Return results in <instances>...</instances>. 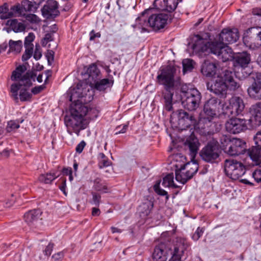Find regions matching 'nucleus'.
I'll return each instance as SVG.
<instances>
[{"label": "nucleus", "instance_id": "28", "mask_svg": "<svg viewBox=\"0 0 261 261\" xmlns=\"http://www.w3.org/2000/svg\"><path fill=\"white\" fill-rule=\"evenodd\" d=\"M201 72L207 77H213L217 73V64L208 60L205 61L201 65Z\"/></svg>", "mask_w": 261, "mask_h": 261}, {"label": "nucleus", "instance_id": "9", "mask_svg": "<svg viewBox=\"0 0 261 261\" xmlns=\"http://www.w3.org/2000/svg\"><path fill=\"white\" fill-rule=\"evenodd\" d=\"M245 104L243 99L238 96H233L229 100V105L222 108V113L229 117L243 115Z\"/></svg>", "mask_w": 261, "mask_h": 261}, {"label": "nucleus", "instance_id": "16", "mask_svg": "<svg viewBox=\"0 0 261 261\" xmlns=\"http://www.w3.org/2000/svg\"><path fill=\"white\" fill-rule=\"evenodd\" d=\"M251 77L253 82L248 88L247 92L251 98L255 100L261 99V73H252Z\"/></svg>", "mask_w": 261, "mask_h": 261}, {"label": "nucleus", "instance_id": "1", "mask_svg": "<svg viewBox=\"0 0 261 261\" xmlns=\"http://www.w3.org/2000/svg\"><path fill=\"white\" fill-rule=\"evenodd\" d=\"M26 70L25 66L19 65L12 73L11 80L14 83L10 86V92L15 100L18 99V96L21 101L31 100L32 94L29 88L35 81L36 74L32 71L25 72Z\"/></svg>", "mask_w": 261, "mask_h": 261}, {"label": "nucleus", "instance_id": "48", "mask_svg": "<svg viewBox=\"0 0 261 261\" xmlns=\"http://www.w3.org/2000/svg\"><path fill=\"white\" fill-rule=\"evenodd\" d=\"M92 203L96 206H98L101 199V196L95 192H92Z\"/></svg>", "mask_w": 261, "mask_h": 261}, {"label": "nucleus", "instance_id": "11", "mask_svg": "<svg viewBox=\"0 0 261 261\" xmlns=\"http://www.w3.org/2000/svg\"><path fill=\"white\" fill-rule=\"evenodd\" d=\"M201 159L208 163H214L220 155V150L217 142H208L200 152Z\"/></svg>", "mask_w": 261, "mask_h": 261}, {"label": "nucleus", "instance_id": "10", "mask_svg": "<svg viewBox=\"0 0 261 261\" xmlns=\"http://www.w3.org/2000/svg\"><path fill=\"white\" fill-rule=\"evenodd\" d=\"M243 42L245 45L250 49L258 48L261 46V28H249L243 37Z\"/></svg>", "mask_w": 261, "mask_h": 261}, {"label": "nucleus", "instance_id": "51", "mask_svg": "<svg viewBox=\"0 0 261 261\" xmlns=\"http://www.w3.org/2000/svg\"><path fill=\"white\" fill-rule=\"evenodd\" d=\"M253 140L255 145L261 147V129L256 132L253 137Z\"/></svg>", "mask_w": 261, "mask_h": 261}, {"label": "nucleus", "instance_id": "57", "mask_svg": "<svg viewBox=\"0 0 261 261\" xmlns=\"http://www.w3.org/2000/svg\"><path fill=\"white\" fill-rule=\"evenodd\" d=\"M53 38L51 33H47L45 34L42 41L43 45H46L48 42L53 41Z\"/></svg>", "mask_w": 261, "mask_h": 261}, {"label": "nucleus", "instance_id": "22", "mask_svg": "<svg viewBox=\"0 0 261 261\" xmlns=\"http://www.w3.org/2000/svg\"><path fill=\"white\" fill-rule=\"evenodd\" d=\"M219 40L223 41L225 44L233 43L236 42L239 38V32L237 29H224L219 34Z\"/></svg>", "mask_w": 261, "mask_h": 261}, {"label": "nucleus", "instance_id": "44", "mask_svg": "<svg viewBox=\"0 0 261 261\" xmlns=\"http://www.w3.org/2000/svg\"><path fill=\"white\" fill-rule=\"evenodd\" d=\"M162 185L164 187H173L174 188H177V187L174 184L173 181V173H170L167 175L164 178H163Z\"/></svg>", "mask_w": 261, "mask_h": 261}, {"label": "nucleus", "instance_id": "46", "mask_svg": "<svg viewBox=\"0 0 261 261\" xmlns=\"http://www.w3.org/2000/svg\"><path fill=\"white\" fill-rule=\"evenodd\" d=\"M19 126V124L17 122L11 120L8 122L6 130L7 132H12L18 128Z\"/></svg>", "mask_w": 261, "mask_h": 261}, {"label": "nucleus", "instance_id": "27", "mask_svg": "<svg viewBox=\"0 0 261 261\" xmlns=\"http://www.w3.org/2000/svg\"><path fill=\"white\" fill-rule=\"evenodd\" d=\"M83 75L85 76V79L88 80L90 85L92 84V83H94L96 80L101 78L100 70L95 64L90 65Z\"/></svg>", "mask_w": 261, "mask_h": 261}, {"label": "nucleus", "instance_id": "25", "mask_svg": "<svg viewBox=\"0 0 261 261\" xmlns=\"http://www.w3.org/2000/svg\"><path fill=\"white\" fill-rule=\"evenodd\" d=\"M178 119V124L181 125L184 129L194 125L196 123V120L193 115L189 114L183 110H179L177 111Z\"/></svg>", "mask_w": 261, "mask_h": 261}, {"label": "nucleus", "instance_id": "60", "mask_svg": "<svg viewBox=\"0 0 261 261\" xmlns=\"http://www.w3.org/2000/svg\"><path fill=\"white\" fill-rule=\"evenodd\" d=\"M101 34L99 32L95 33L94 30L91 31L90 32V40H94L95 38H100Z\"/></svg>", "mask_w": 261, "mask_h": 261}, {"label": "nucleus", "instance_id": "19", "mask_svg": "<svg viewBox=\"0 0 261 261\" xmlns=\"http://www.w3.org/2000/svg\"><path fill=\"white\" fill-rule=\"evenodd\" d=\"M250 118L248 120L252 127H256L261 125V102L252 105L250 108Z\"/></svg>", "mask_w": 261, "mask_h": 261}, {"label": "nucleus", "instance_id": "15", "mask_svg": "<svg viewBox=\"0 0 261 261\" xmlns=\"http://www.w3.org/2000/svg\"><path fill=\"white\" fill-rule=\"evenodd\" d=\"M248 120L232 117L225 123V128L230 134H236L247 129Z\"/></svg>", "mask_w": 261, "mask_h": 261}, {"label": "nucleus", "instance_id": "33", "mask_svg": "<svg viewBox=\"0 0 261 261\" xmlns=\"http://www.w3.org/2000/svg\"><path fill=\"white\" fill-rule=\"evenodd\" d=\"M93 184V189L101 193H107L110 191L107 183L99 177L94 180Z\"/></svg>", "mask_w": 261, "mask_h": 261}, {"label": "nucleus", "instance_id": "30", "mask_svg": "<svg viewBox=\"0 0 261 261\" xmlns=\"http://www.w3.org/2000/svg\"><path fill=\"white\" fill-rule=\"evenodd\" d=\"M246 152L253 162L254 164L258 165L261 164V147L255 145L249 149H246Z\"/></svg>", "mask_w": 261, "mask_h": 261}, {"label": "nucleus", "instance_id": "58", "mask_svg": "<svg viewBox=\"0 0 261 261\" xmlns=\"http://www.w3.org/2000/svg\"><path fill=\"white\" fill-rule=\"evenodd\" d=\"M64 257L63 252H60L54 254L52 256L53 261H61Z\"/></svg>", "mask_w": 261, "mask_h": 261}, {"label": "nucleus", "instance_id": "4", "mask_svg": "<svg viewBox=\"0 0 261 261\" xmlns=\"http://www.w3.org/2000/svg\"><path fill=\"white\" fill-rule=\"evenodd\" d=\"M208 90L221 97H225L228 89L234 90L239 85L233 79L232 71L225 70L221 74H218L211 82L207 83Z\"/></svg>", "mask_w": 261, "mask_h": 261}, {"label": "nucleus", "instance_id": "43", "mask_svg": "<svg viewBox=\"0 0 261 261\" xmlns=\"http://www.w3.org/2000/svg\"><path fill=\"white\" fill-rule=\"evenodd\" d=\"M183 73L185 74L187 72L191 71L194 68L195 62L191 59H186L182 61Z\"/></svg>", "mask_w": 261, "mask_h": 261}, {"label": "nucleus", "instance_id": "47", "mask_svg": "<svg viewBox=\"0 0 261 261\" xmlns=\"http://www.w3.org/2000/svg\"><path fill=\"white\" fill-rule=\"evenodd\" d=\"M220 142L222 147H225L228 145H230L232 140L228 136L223 135L220 139Z\"/></svg>", "mask_w": 261, "mask_h": 261}, {"label": "nucleus", "instance_id": "64", "mask_svg": "<svg viewBox=\"0 0 261 261\" xmlns=\"http://www.w3.org/2000/svg\"><path fill=\"white\" fill-rule=\"evenodd\" d=\"M62 173L64 175H68L70 174V173H72V171L71 169V168L68 167V168H64L62 169Z\"/></svg>", "mask_w": 261, "mask_h": 261}, {"label": "nucleus", "instance_id": "41", "mask_svg": "<svg viewBox=\"0 0 261 261\" xmlns=\"http://www.w3.org/2000/svg\"><path fill=\"white\" fill-rule=\"evenodd\" d=\"M98 166L100 169L110 166L112 164L107 156L102 152L98 154L97 156Z\"/></svg>", "mask_w": 261, "mask_h": 261}, {"label": "nucleus", "instance_id": "18", "mask_svg": "<svg viewBox=\"0 0 261 261\" xmlns=\"http://www.w3.org/2000/svg\"><path fill=\"white\" fill-rule=\"evenodd\" d=\"M190 245L185 239H178L174 246L172 256L169 261H181V257Z\"/></svg>", "mask_w": 261, "mask_h": 261}, {"label": "nucleus", "instance_id": "32", "mask_svg": "<svg viewBox=\"0 0 261 261\" xmlns=\"http://www.w3.org/2000/svg\"><path fill=\"white\" fill-rule=\"evenodd\" d=\"M185 145L188 146L191 156L194 157L198 152L200 145L197 138L194 135L190 136V137L187 139Z\"/></svg>", "mask_w": 261, "mask_h": 261}, {"label": "nucleus", "instance_id": "17", "mask_svg": "<svg viewBox=\"0 0 261 261\" xmlns=\"http://www.w3.org/2000/svg\"><path fill=\"white\" fill-rule=\"evenodd\" d=\"M41 11L44 17L48 19H54L60 14L58 3L55 0H47Z\"/></svg>", "mask_w": 261, "mask_h": 261}, {"label": "nucleus", "instance_id": "13", "mask_svg": "<svg viewBox=\"0 0 261 261\" xmlns=\"http://www.w3.org/2000/svg\"><path fill=\"white\" fill-rule=\"evenodd\" d=\"M178 239L181 238H178L176 240ZM176 243L177 240H176L175 243L172 246H170L169 244L163 242H161L157 245L155 247L152 253V258L154 261H166L169 252H170V254L172 255L174 246Z\"/></svg>", "mask_w": 261, "mask_h": 261}, {"label": "nucleus", "instance_id": "20", "mask_svg": "<svg viewBox=\"0 0 261 261\" xmlns=\"http://www.w3.org/2000/svg\"><path fill=\"white\" fill-rule=\"evenodd\" d=\"M246 143L240 139H233L226 152L231 156L238 155L246 153Z\"/></svg>", "mask_w": 261, "mask_h": 261}, {"label": "nucleus", "instance_id": "8", "mask_svg": "<svg viewBox=\"0 0 261 261\" xmlns=\"http://www.w3.org/2000/svg\"><path fill=\"white\" fill-rule=\"evenodd\" d=\"M224 171L228 177L233 180H237L245 174L246 168L241 162L233 159H226Z\"/></svg>", "mask_w": 261, "mask_h": 261}, {"label": "nucleus", "instance_id": "31", "mask_svg": "<svg viewBox=\"0 0 261 261\" xmlns=\"http://www.w3.org/2000/svg\"><path fill=\"white\" fill-rule=\"evenodd\" d=\"M91 87H93L95 89L98 91H104L108 88L111 87L114 84L113 78L111 79H103L96 80L94 83H92Z\"/></svg>", "mask_w": 261, "mask_h": 261}, {"label": "nucleus", "instance_id": "23", "mask_svg": "<svg viewBox=\"0 0 261 261\" xmlns=\"http://www.w3.org/2000/svg\"><path fill=\"white\" fill-rule=\"evenodd\" d=\"M41 214V211L38 209L29 211L24 215V221L30 226L36 228L42 223L40 218Z\"/></svg>", "mask_w": 261, "mask_h": 261}, {"label": "nucleus", "instance_id": "2", "mask_svg": "<svg viewBox=\"0 0 261 261\" xmlns=\"http://www.w3.org/2000/svg\"><path fill=\"white\" fill-rule=\"evenodd\" d=\"M176 71L175 67L172 65L162 67L158 71L156 79V82L164 87V108L168 111L173 110V95L179 94L180 78L175 77Z\"/></svg>", "mask_w": 261, "mask_h": 261}, {"label": "nucleus", "instance_id": "12", "mask_svg": "<svg viewBox=\"0 0 261 261\" xmlns=\"http://www.w3.org/2000/svg\"><path fill=\"white\" fill-rule=\"evenodd\" d=\"M203 113L204 115L200 120V123H203V128L205 129V133L212 134L218 131L217 124L213 121V119L217 116V112L203 107Z\"/></svg>", "mask_w": 261, "mask_h": 261}, {"label": "nucleus", "instance_id": "40", "mask_svg": "<svg viewBox=\"0 0 261 261\" xmlns=\"http://www.w3.org/2000/svg\"><path fill=\"white\" fill-rule=\"evenodd\" d=\"M7 24L15 32H22L25 29V25L22 23L18 22L16 19L9 20L8 21Z\"/></svg>", "mask_w": 261, "mask_h": 261}, {"label": "nucleus", "instance_id": "50", "mask_svg": "<svg viewBox=\"0 0 261 261\" xmlns=\"http://www.w3.org/2000/svg\"><path fill=\"white\" fill-rule=\"evenodd\" d=\"M33 56L36 60H39L42 57L41 49L39 44H36L35 46V50Z\"/></svg>", "mask_w": 261, "mask_h": 261}, {"label": "nucleus", "instance_id": "38", "mask_svg": "<svg viewBox=\"0 0 261 261\" xmlns=\"http://www.w3.org/2000/svg\"><path fill=\"white\" fill-rule=\"evenodd\" d=\"M220 103L221 101L219 99L213 97L205 102L204 107L207 108L208 110L217 112Z\"/></svg>", "mask_w": 261, "mask_h": 261}, {"label": "nucleus", "instance_id": "5", "mask_svg": "<svg viewBox=\"0 0 261 261\" xmlns=\"http://www.w3.org/2000/svg\"><path fill=\"white\" fill-rule=\"evenodd\" d=\"M70 112L71 115L64 117L67 132L70 135L75 133L79 136L80 131L86 127L84 118L88 112V108L81 103L73 105L70 106Z\"/></svg>", "mask_w": 261, "mask_h": 261}, {"label": "nucleus", "instance_id": "14", "mask_svg": "<svg viewBox=\"0 0 261 261\" xmlns=\"http://www.w3.org/2000/svg\"><path fill=\"white\" fill-rule=\"evenodd\" d=\"M41 2L42 0H24L22 1L21 5L18 4L11 7V10L17 15H23L27 12H35Z\"/></svg>", "mask_w": 261, "mask_h": 261}, {"label": "nucleus", "instance_id": "37", "mask_svg": "<svg viewBox=\"0 0 261 261\" xmlns=\"http://www.w3.org/2000/svg\"><path fill=\"white\" fill-rule=\"evenodd\" d=\"M185 169H182V166L175 171V179L182 184H186L188 180L191 178L189 177L187 171H184Z\"/></svg>", "mask_w": 261, "mask_h": 261}, {"label": "nucleus", "instance_id": "34", "mask_svg": "<svg viewBox=\"0 0 261 261\" xmlns=\"http://www.w3.org/2000/svg\"><path fill=\"white\" fill-rule=\"evenodd\" d=\"M153 206V202L151 200L146 199L139 206L140 213L144 216H148Z\"/></svg>", "mask_w": 261, "mask_h": 261}, {"label": "nucleus", "instance_id": "35", "mask_svg": "<svg viewBox=\"0 0 261 261\" xmlns=\"http://www.w3.org/2000/svg\"><path fill=\"white\" fill-rule=\"evenodd\" d=\"M198 164L194 161L191 163H188L182 166V169L186 170L189 177L191 178L193 177L194 175L198 171Z\"/></svg>", "mask_w": 261, "mask_h": 261}, {"label": "nucleus", "instance_id": "24", "mask_svg": "<svg viewBox=\"0 0 261 261\" xmlns=\"http://www.w3.org/2000/svg\"><path fill=\"white\" fill-rule=\"evenodd\" d=\"M182 0H154L153 5L156 9L172 12L176 8L179 2Z\"/></svg>", "mask_w": 261, "mask_h": 261}, {"label": "nucleus", "instance_id": "54", "mask_svg": "<svg viewBox=\"0 0 261 261\" xmlns=\"http://www.w3.org/2000/svg\"><path fill=\"white\" fill-rule=\"evenodd\" d=\"M203 232V229L200 227H198L195 233L192 236V239L194 241H197L202 236Z\"/></svg>", "mask_w": 261, "mask_h": 261}, {"label": "nucleus", "instance_id": "45", "mask_svg": "<svg viewBox=\"0 0 261 261\" xmlns=\"http://www.w3.org/2000/svg\"><path fill=\"white\" fill-rule=\"evenodd\" d=\"M153 189L155 193H156L158 195L161 196H166V200H168L169 198V196L167 192L165 191L163 189H162L160 187V183L156 184L154 185Z\"/></svg>", "mask_w": 261, "mask_h": 261}, {"label": "nucleus", "instance_id": "26", "mask_svg": "<svg viewBox=\"0 0 261 261\" xmlns=\"http://www.w3.org/2000/svg\"><path fill=\"white\" fill-rule=\"evenodd\" d=\"M151 9H146L141 13V15L136 19V22L139 26L141 28V32H148L147 27L151 28V22L150 21V12Z\"/></svg>", "mask_w": 261, "mask_h": 261}, {"label": "nucleus", "instance_id": "63", "mask_svg": "<svg viewBox=\"0 0 261 261\" xmlns=\"http://www.w3.org/2000/svg\"><path fill=\"white\" fill-rule=\"evenodd\" d=\"M25 48V53L32 56L33 50V45L24 46Z\"/></svg>", "mask_w": 261, "mask_h": 261}, {"label": "nucleus", "instance_id": "55", "mask_svg": "<svg viewBox=\"0 0 261 261\" xmlns=\"http://www.w3.org/2000/svg\"><path fill=\"white\" fill-rule=\"evenodd\" d=\"M53 247L54 244L51 243H49L48 245L46 247L45 250H43V253L45 256L48 257L51 254Z\"/></svg>", "mask_w": 261, "mask_h": 261}, {"label": "nucleus", "instance_id": "21", "mask_svg": "<svg viewBox=\"0 0 261 261\" xmlns=\"http://www.w3.org/2000/svg\"><path fill=\"white\" fill-rule=\"evenodd\" d=\"M170 15L165 13L152 14L150 15V21L151 28L156 30L164 28L167 24Z\"/></svg>", "mask_w": 261, "mask_h": 261}, {"label": "nucleus", "instance_id": "53", "mask_svg": "<svg viewBox=\"0 0 261 261\" xmlns=\"http://www.w3.org/2000/svg\"><path fill=\"white\" fill-rule=\"evenodd\" d=\"M252 176L257 182H261V169L255 170L252 173Z\"/></svg>", "mask_w": 261, "mask_h": 261}, {"label": "nucleus", "instance_id": "39", "mask_svg": "<svg viewBox=\"0 0 261 261\" xmlns=\"http://www.w3.org/2000/svg\"><path fill=\"white\" fill-rule=\"evenodd\" d=\"M59 176L57 173H47L45 174H41L39 177V180L44 184H50L54 179Z\"/></svg>", "mask_w": 261, "mask_h": 261}, {"label": "nucleus", "instance_id": "36", "mask_svg": "<svg viewBox=\"0 0 261 261\" xmlns=\"http://www.w3.org/2000/svg\"><path fill=\"white\" fill-rule=\"evenodd\" d=\"M0 14L1 18L2 19H6L17 15V14L11 10V8L10 10H9L8 5L6 3L0 7Z\"/></svg>", "mask_w": 261, "mask_h": 261}, {"label": "nucleus", "instance_id": "42", "mask_svg": "<svg viewBox=\"0 0 261 261\" xmlns=\"http://www.w3.org/2000/svg\"><path fill=\"white\" fill-rule=\"evenodd\" d=\"M9 50L10 51H14L18 53L21 51L22 46V43L21 41H13L10 40L9 42Z\"/></svg>", "mask_w": 261, "mask_h": 261}, {"label": "nucleus", "instance_id": "59", "mask_svg": "<svg viewBox=\"0 0 261 261\" xmlns=\"http://www.w3.org/2000/svg\"><path fill=\"white\" fill-rule=\"evenodd\" d=\"M85 146L86 143L85 141H81L76 147L75 150L76 152L81 153L83 151Z\"/></svg>", "mask_w": 261, "mask_h": 261}, {"label": "nucleus", "instance_id": "29", "mask_svg": "<svg viewBox=\"0 0 261 261\" xmlns=\"http://www.w3.org/2000/svg\"><path fill=\"white\" fill-rule=\"evenodd\" d=\"M234 62L236 66L243 68L247 67L251 61L250 55L246 51L237 54L234 57Z\"/></svg>", "mask_w": 261, "mask_h": 261}, {"label": "nucleus", "instance_id": "56", "mask_svg": "<svg viewBox=\"0 0 261 261\" xmlns=\"http://www.w3.org/2000/svg\"><path fill=\"white\" fill-rule=\"evenodd\" d=\"M45 88V86L44 85L36 86L32 89L31 92L34 94H37L41 92L42 90H43Z\"/></svg>", "mask_w": 261, "mask_h": 261}, {"label": "nucleus", "instance_id": "62", "mask_svg": "<svg viewBox=\"0 0 261 261\" xmlns=\"http://www.w3.org/2000/svg\"><path fill=\"white\" fill-rule=\"evenodd\" d=\"M9 151L7 149H4L3 151H0V159L7 158L9 156Z\"/></svg>", "mask_w": 261, "mask_h": 261}, {"label": "nucleus", "instance_id": "7", "mask_svg": "<svg viewBox=\"0 0 261 261\" xmlns=\"http://www.w3.org/2000/svg\"><path fill=\"white\" fill-rule=\"evenodd\" d=\"M89 92L87 85L83 82H79L75 87H71L67 91L69 99L72 102L71 105L77 103L83 105L90 101V96L87 99V93Z\"/></svg>", "mask_w": 261, "mask_h": 261}, {"label": "nucleus", "instance_id": "61", "mask_svg": "<svg viewBox=\"0 0 261 261\" xmlns=\"http://www.w3.org/2000/svg\"><path fill=\"white\" fill-rule=\"evenodd\" d=\"M48 60V62L49 63L50 61L54 60V52L52 50H48L46 55Z\"/></svg>", "mask_w": 261, "mask_h": 261}, {"label": "nucleus", "instance_id": "3", "mask_svg": "<svg viewBox=\"0 0 261 261\" xmlns=\"http://www.w3.org/2000/svg\"><path fill=\"white\" fill-rule=\"evenodd\" d=\"M193 40L194 43L191 47L196 53H203L204 55L212 53L216 55L223 62L228 61L232 57L231 48L223 41H219L218 37L214 41L209 42L197 35Z\"/></svg>", "mask_w": 261, "mask_h": 261}, {"label": "nucleus", "instance_id": "49", "mask_svg": "<svg viewBox=\"0 0 261 261\" xmlns=\"http://www.w3.org/2000/svg\"><path fill=\"white\" fill-rule=\"evenodd\" d=\"M35 39V35L33 33H30L25 38L24 46L33 45L32 42Z\"/></svg>", "mask_w": 261, "mask_h": 261}, {"label": "nucleus", "instance_id": "52", "mask_svg": "<svg viewBox=\"0 0 261 261\" xmlns=\"http://www.w3.org/2000/svg\"><path fill=\"white\" fill-rule=\"evenodd\" d=\"M128 128L127 124H123L122 125L117 126L115 128V135L119 134H123L126 132Z\"/></svg>", "mask_w": 261, "mask_h": 261}, {"label": "nucleus", "instance_id": "6", "mask_svg": "<svg viewBox=\"0 0 261 261\" xmlns=\"http://www.w3.org/2000/svg\"><path fill=\"white\" fill-rule=\"evenodd\" d=\"M179 94L183 107L189 111L196 110L199 106L201 95L196 88L183 84L180 80Z\"/></svg>", "mask_w": 261, "mask_h": 261}]
</instances>
